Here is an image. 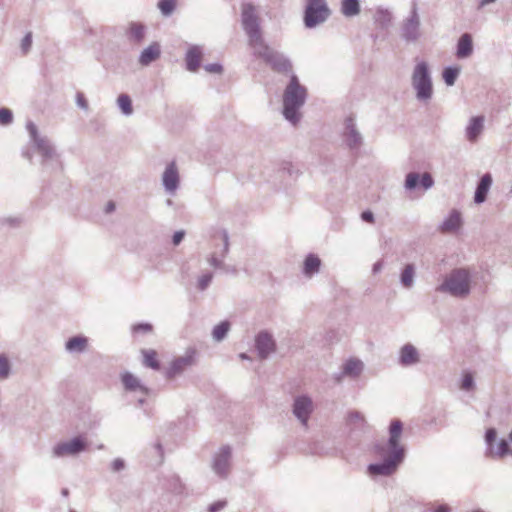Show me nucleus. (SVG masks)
I'll return each instance as SVG.
<instances>
[{
    "mask_svg": "<svg viewBox=\"0 0 512 512\" xmlns=\"http://www.w3.org/2000/svg\"><path fill=\"white\" fill-rule=\"evenodd\" d=\"M403 432V423L399 419H393L389 426L388 448H400V438Z\"/></svg>",
    "mask_w": 512,
    "mask_h": 512,
    "instance_id": "27",
    "label": "nucleus"
},
{
    "mask_svg": "<svg viewBox=\"0 0 512 512\" xmlns=\"http://www.w3.org/2000/svg\"><path fill=\"white\" fill-rule=\"evenodd\" d=\"M111 468L114 472H120L122 471L124 468H125V462L123 459L121 458H117L115 459L112 464H111Z\"/></svg>",
    "mask_w": 512,
    "mask_h": 512,
    "instance_id": "51",
    "label": "nucleus"
},
{
    "mask_svg": "<svg viewBox=\"0 0 512 512\" xmlns=\"http://www.w3.org/2000/svg\"><path fill=\"white\" fill-rule=\"evenodd\" d=\"M416 276V266L413 263L404 265L400 272V284L405 289H411L414 286Z\"/></svg>",
    "mask_w": 512,
    "mask_h": 512,
    "instance_id": "28",
    "label": "nucleus"
},
{
    "mask_svg": "<svg viewBox=\"0 0 512 512\" xmlns=\"http://www.w3.org/2000/svg\"><path fill=\"white\" fill-rule=\"evenodd\" d=\"M484 116H474L469 120L465 129L466 138L470 142H476L484 130Z\"/></svg>",
    "mask_w": 512,
    "mask_h": 512,
    "instance_id": "19",
    "label": "nucleus"
},
{
    "mask_svg": "<svg viewBox=\"0 0 512 512\" xmlns=\"http://www.w3.org/2000/svg\"><path fill=\"white\" fill-rule=\"evenodd\" d=\"M314 410L312 399L307 395L297 396L292 405V413L302 427L308 428L310 416Z\"/></svg>",
    "mask_w": 512,
    "mask_h": 512,
    "instance_id": "9",
    "label": "nucleus"
},
{
    "mask_svg": "<svg viewBox=\"0 0 512 512\" xmlns=\"http://www.w3.org/2000/svg\"><path fill=\"white\" fill-rule=\"evenodd\" d=\"M226 506V501H217L208 507V512H220Z\"/></svg>",
    "mask_w": 512,
    "mask_h": 512,
    "instance_id": "52",
    "label": "nucleus"
},
{
    "mask_svg": "<svg viewBox=\"0 0 512 512\" xmlns=\"http://www.w3.org/2000/svg\"><path fill=\"white\" fill-rule=\"evenodd\" d=\"M460 74L459 67H446L443 70V79L446 85L453 86L456 82L457 77Z\"/></svg>",
    "mask_w": 512,
    "mask_h": 512,
    "instance_id": "39",
    "label": "nucleus"
},
{
    "mask_svg": "<svg viewBox=\"0 0 512 512\" xmlns=\"http://www.w3.org/2000/svg\"><path fill=\"white\" fill-rule=\"evenodd\" d=\"M24 222V218L21 215L5 216L0 218V224L11 228L20 227Z\"/></svg>",
    "mask_w": 512,
    "mask_h": 512,
    "instance_id": "40",
    "label": "nucleus"
},
{
    "mask_svg": "<svg viewBox=\"0 0 512 512\" xmlns=\"http://www.w3.org/2000/svg\"><path fill=\"white\" fill-rule=\"evenodd\" d=\"M80 450H53L52 457L60 458L65 456H75Z\"/></svg>",
    "mask_w": 512,
    "mask_h": 512,
    "instance_id": "50",
    "label": "nucleus"
},
{
    "mask_svg": "<svg viewBox=\"0 0 512 512\" xmlns=\"http://www.w3.org/2000/svg\"><path fill=\"white\" fill-rule=\"evenodd\" d=\"M436 291L448 293L456 298H466L471 292V275L465 268L453 269Z\"/></svg>",
    "mask_w": 512,
    "mask_h": 512,
    "instance_id": "2",
    "label": "nucleus"
},
{
    "mask_svg": "<svg viewBox=\"0 0 512 512\" xmlns=\"http://www.w3.org/2000/svg\"><path fill=\"white\" fill-rule=\"evenodd\" d=\"M307 98V89L298 77L292 74L283 92V115L292 125H296L301 119L300 109Z\"/></svg>",
    "mask_w": 512,
    "mask_h": 512,
    "instance_id": "1",
    "label": "nucleus"
},
{
    "mask_svg": "<svg viewBox=\"0 0 512 512\" xmlns=\"http://www.w3.org/2000/svg\"><path fill=\"white\" fill-rule=\"evenodd\" d=\"M361 219L367 223H374V214L370 210L363 211L361 213Z\"/></svg>",
    "mask_w": 512,
    "mask_h": 512,
    "instance_id": "55",
    "label": "nucleus"
},
{
    "mask_svg": "<svg viewBox=\"0 0 512 512\" xmlns=\"http://www.w3.org/2000/svg\"><path fill=\"white\" fill-rule=\"evenodd\" d=\"M117 105L125 116L133 114L132 100L128 94H120L117 98Z\"/></svg>",
    "mask_w": 512,
    "mask_h": 512,
    "instance_id": "36",
    "label": "nucleus"
},
{
    "mask_svg": "<svg viewBox=\"0 0 512 512\" xmlns=\"http://www.w3.org/2000/svg\"><path fill=\"white\" fill-rule=\"evenodd\" d=\"M90 443L84 435H78L70 441L58 444L55 448H86Z\"/></svg>",
    "mask_w": 512,
    "mask_h": 512,
    "instance_id": "34",
    "label": "nucleus"
},
{
    "mask_svg": "<svg viewBox=\"0 0 512 512\" xmlns=\"http://www.w3.org/2000/svg\"><path fill=\"white\" fill-rule=\"evenodd\" d=\"M204 69L209 73H221L222 72V66L218 63L213 64H207L204 66Z\"/></svg>",
    "mask_w": 512,
    "mask_h": 512,
    "instance_id": "53",
    "label": "nucleus"
},
{
    "mask_svg": "<svg viewBox=\"0 0 512 512\" xmlns=\"http://www.w3.org/2000/svg\"><path fill=\"white\" fill-rule=\"evenodd\" d=\"M221 270H223L225 273H232V274H236V272H237L235 267L228 266L225 264H224V268H221Z\"/></svg>",
    "mask_w": 512,
    "mask_h": 512,
    "instance_id": "60",
    "label": "nucleus"
},
{
    "mask_svg": "<svg viewBox=\"0 0 512 512\" xmlns=\"http://www.w3.org/2000/svg\"><path fill=\"white\" fill-rule=\"evenodd\" d=\"M392 19V14L388 10H378L374 15L375 23L383 29L390 26Z\"/></svg>",
    "mask_w": 512,
    "mask_h": 512,
    "instance_id": "37",
    "label": "nucleus"
},
{
    "mask_svg": "<svg viewBox=\"0 0 512 512\" xmlns=\"http://www.w3.org/2000/svg\"><path fill=\"white\" fill-rule=\"evenodd\" d=\"M434 512H450V508L447 505L442 504L438 506Z\"/></svg>",
    "mask_w": 512,
    "mask_h": 512,
    "instance_id": "61",
    "label": "nucleus"
},
{
    "mask_svg": "<svg viewBox=\"0 0 512 512\" xmlns=\"http://www.w3.org/2000/svg\"><path fill=\"white\" fill-rule=\"evenodd\" d=\"M420 185L424 190L430 189L434 185V180L430 173L425 172L420 175L417 172H410L405 177L404 187L408 191H412Z\"/></svg>",
    "mask_w": 512,
    "mask_h": 512,
    "instance_id": "15",
    "label": "nucleus"
},
{
    "mask_svg": "<svg viewBox=\"0 0 512 512\" xmlns=\"http://www.w3.org/2000/svg\"><path fill=\"white\" fill-rule=\"evenodd\" d=\"M497 448H510L508 442L505 439L500 440Z\"/></svg>",
    "mask_w": 512,
    "mask_h": 512,
    "instance_id": "64",
    "label": "nucleus"
},
{
    "mask_svg": "<svg viewBox=\"0 0 512 512\" xmlns=\"http://www.w3.org/2000/svg\"><path fill=\"white\" fill-rule=\"evenodd\" d=\"M160 55L161 48L159 43L153 42L141 52L139 56V63L142 66H148L152 62L156 61L160 57Z\"/></svg>",
    "mask_w": 512,
    "mask_h": 512,
    "instance_id": "24",
    "label": "nucleus"
},
{
    "mask_svg": "<svg viewBox=\"0 0 512 512\" xmlns=\"http://www.w3.org/2000/svg\"><path fill=\"white\" fill-rule=\"evenodd\" d=\"M346 424L354 430H366L368 427L367 420L363 413L357 410H351L346 414Z\"/></svg>",
    "mask_w": 512,
    "mask_h": 512,
    "instance_id": "25",
    "label": "nucleus"
},
{
    "mask_svg": "<svg viewBox=\"0 0 512 512\" xmlns=\"http://www.w3.org/2000/svg\"><path fill=\"white\" fill-rule=\"evenodd\" d=\"M88 347V339L85 336H74L65 343V349L69 353H83Z\"/></svg>",
    "mask_w": 512,
    "mask_h": 512,
    "instance_id": "29",
    "label": "nucleus"
},
{
    "mask_svg": "<svg viewBox=\"0 0 512 512\" xmlns=\"http://www.w3.org/2000/svg\"><path fill=\"white\" fill-rule=\"evenodd\" d=\"M121 380L125 390L130 392H139L141 394V397L138 399V403L139 405H143L145 403V396L149 393V389L130 372L123 373Z\"/></svg>",
    "mask_w": 512,
    "mask_h": 512,
    "instance_id": "16",
    "label": "nucleus"
},
{
    "mask_svg": "<svg viewBox=\"0 0 512 512\" xmlns=\"http://www.w3.org/2000/svg\"><path fill=\"white\" fill-rule=\"evenodd\" d=\"M13 122V113L8 108L0 109V125L7 126Z\"/></svg>",
    "mask_w": 512,
    "mask_h": 512,
    "instance_id": "44",
    "label": "nucleus"
},
{
    "mask_svg": "<svg viewBox=\"0 0 512 512\" xmlns=\"http://www.w3.org/2000/svg\"><path fill=\"white\" fill-rule=\"evenodd\" d=\"M230 330V323L222 321L217 324L212 330V337L216 342H221L225 339Z\"/></svg>",
    "mask_w": 512,
    "mask_h": 512,
    "instance_id": "35",
    "label": "nucleus"
},
{
    "mask_svg": "<svg viewBox=\"0 0 512 512\" xmlns=\"http://www.w3.org/2000/svg\"><path fill=\"white\" fill-rule=\"evenodd\" d=\"M496 0H481L480 3H479V6L478 8L481 9L483 8L484 6L486 5H489L491 3H494Z\"/></svg>",
    "mask_w": 512,
    "mask_h": 512,
    "instance_id": "63",
    "label": "nucleus"
},
{
    "mask_svg": "<svg viewBox=\"0 0 512 512\" xmlns=\"http://www.w3.org/2000/svg\"><path fill=\"white\" fill-rule=\"evenodd\" d=\"M241 24L248 36V42L251 48L264 41L257 8L252 3L244 2L241 5Z\"/></svg>",
    "mask_w": 512,
    "mask_h": 512,
    "instance_id": "4",
    "label": "nucleus"
},
{
    "mask_svg": "<svg viewBox=\"0 0 512 512\" xmlns=\"http://www.w3.org/2000/svg\"><path fill=\"white\" fill-rule=\"evenodd\" d=\"M320 266V258L315 254H308L303 263V274L310 278L319 272Z\"/></svg>",
    "mask_w": 512,
    "mask_h": 512,
    "instance_id": "30",
    "label": "nucleus"
},
{
    "mask_svg": "<svg viewBox=\"0 0 512 512\" xmlns=\"http://www.w3.org/2000/svg\"><path fill=\"white\" fill-rule=\"evenodd\" d=\"M221 236L223 241V248L220 252V256L225 258L229 252V235L226 231H222Z\"/></svg>",
    "mask_w": 512,
    "mask_h": 512,
    "instance_id": "48",
    "label": "nucleus"
},
{
    "mask_svg": "<svg viewBox=\"0 0 512 512\" xmlns=\"http://www.w3.org/2000/svg\"><path fill=\"white\" fill-rule=\"evenodd\" d=\"M172 491L175 494H181L183 492V485L178 478L173 480Z\"/></svg>",
    "mask_w": 512,
    "mask_h": 512,
    "instance_id": "57",
    "label": "nucleus"
},
{
    "mask_svg": "<svg viewBox=\"0 0 512 512\" xmlns=\"http://www.w3.org/2000/svg\"><path fill=\"white\" fill-rule=\"evenodd\" d=\"M382 268H383L382 262L378 261V262L374 263V265L372 267V272L374 274H377V273H379L382 270Z\"/></svg>",
    "mask_w": 512,
    "mask_h": 512,
    "instance_id": "59",
    "label": "nucleus"
},
{
    "mask_svg": "<svg viewBox=\"0 0 512 512\" xmlns=\"http://www.w3.org/2000/svg\"><path fill=\"white\" fill-rule=\"evenodd\" d=\"M411 85L419 102L428 103L432 99V77L429 66L425 61H420L415 65L411 75Z\"/></svg>",
    "mask_w": 512,
    "mask_h": 512,
    "instance_id": "3",
    "label": "nucleus"
},
{
    "mask_svg": "<svg viewBox=\"0 0 512 512\" xmlns=\"http://www.w3.org/2000/svg\"><path fill=\"white\" fill-rule=\"evenodd\" d=\"M420 361L418 350L412 344H405L399 353V363L402 366H412Z\"/></svg>",
    "mask_w": 512,
    "mask_h": 512,
    "instance_id": "20",
    "label": "nucleus"
},
{
    "mask_svg": "<svg viewBox=\"0 0 512 512\" xmlns=\"http://www.w3.org/2000/svg\"><path fill=\"white\" fill-rule=\"evenodd\" d=\"M473 53L472 36L469 33H464L460 36L457 42L456 56L458 59H466Z\"/></svg>",
    "mask_w": 512,
    "mask_h": 512,
    "instance_id": "22",
    "label": "nucleus"
},
{
    "mask_svg": "<svg viewBox=\"0 0 512 512\" xmlns=\"http://www.w3.org/2000/svg\"><path fill=\"white\" fill-rule=\"evenodd\" d=\"M209 264L217 269L224 268V262L222 259L218 258L216 253L211 254V256L208 258Z\"/></svg>",
    "mask_w": 512,
    "mask_h": 512,
    "instance_id": "49",
    "label": "nucleus"
},
{
    "mask_svg": "<svg viewBox=\"0 0 512 512\" xmlns=\"http://www.w3.org/2000/svg\"><path fill=\"white\" fill-rule=\"evenodd\" d=\"M330 10L325 0H308L305 9L304 23L307 28H314L325 22Z\"/></svg>",
    "mask_w": 512,
    "mask_h": 512,
    "instance_id": "7",
    "label": "nucleus"
},
{
    "mask_svg": "<svg viewBox=\"0 0 512 512\" xmlns=\"http://www.w3.org/2000/svg\"><path fill=\"white\" fill-rule=\"evenodd\" d=\"M76 102H77V105L84 109V110H87L88 109V102L87 100L84 98L83 94L82 93H78L77 94V97H76Z\"/></svg>",
    "mask_w": 512,
    "mask_h": 512,
    "instance_id": "56",
    "label": "nucleus"
},
{
    "mask_svg": "<svg viewBox=\"0 0 512 512\" xmlns=\"http://www.w3.org/2000/svg\"><path fill=\"white\" fill-rule=\"evenodd\" d=\"M341 12L346 17H354L360 13L359 0H342Z\"/></svg>",
    "mask_w": 512,
    "mask_h": 512,
    "instance_id": "33",
    "label": "nucleus"
},
{
    "mask_svg": "<svg viewBox=\"0 0 512 512\" xmlns=\"http://www.w3.org/2000/svg\"><path fill=\"white\" fill-rule=\"evenodd\" d=\"M143 355V365L153 370L160 369V362L157 359V352L153 349H143L141 351Z\"/></svg>",
    "mask_w": 512,
    "mask_h": 512,
    "instance_id": "32",
    "label": "nucleus"
},
{
    "mask_svg": "<svg viewBox=\"0 0 512 512\" xmlns=\"http://www.w3.org/2000/svg\"><path fill=\"white\" fill-rule=\"evenodd\" d=\"M128 40L134 44H140L145 37V26L141 23H131L127 30Z\"/></svg>",
    "mask_w": 512,
    "mask_h": 512,
    "instance_id": "31",
    "label": "nucleus"
},
{
    "mask_svg": "<svg viewBox=\"0 0 512 512\" xmlns=\"http://www.w3.org/2000/svg\"><path fill=\"white\" fill-rule=\"evenodd\" d=\"M512 457V450H485L484 458L491 461H501Z\"/></svg>",
    "mask_w": 512,
    "mask_h": 512,
    "instance_id": "38",
    "label": "nucleus"
},
{
    "mask_svg": "<svg viewBox=\"0 0 512 512\" xmlns=\"http://www.w3.org/2000/svg\"><path fill=\"white\" fill-rule=\"evenodd\" d=\"M493 179L490 173L484 174L479 183L477 184L476 191L474 194V202L476 204H481L485 202L487 198V194L491 188Z\"/></svg>",
    "mask_w": 512,
    "mask_h": 512,
    "instance_id": "21",
    "label": "nucleus"
},
{
    "mask_svg": "<svg viewBox=\"0 0 512 512\" xmlns=\"http://www.w3.org/2000/svg\"><path fill=\"white\" fill-rule=\"evenodd\" d=\"M475 383L471 373H465L461 382V389L465 391H470L474 389Z\"/></svg>",
    "mask_w": 512,
    "mask_h": 512,
    "instance_id": "45",
    "label": "nucleus"
},
{
    "mask_svg": "<svg viewBox=\"0 0 512 512\" xmlns=\"http://www.w3.org/2000/svg\"><path fill=\"white\" fill-rule=\"evenodd\" d=\"M32 32H27L20 43V49L23 55H27L32 47Z\"/></svg>",
    "mask_w": 512,
    "mask_h": 512,
    "instance_id": "43",
    "label": "nucleus"
},
{
    "mask_svg": "<svg viewBox=\"0 0 512 512\" xmlns=\"http://www.w3.org/2000/svg\"><path fill=\"white\" fill-rule=\"evenodd\" d=\"M203 52L202 48L198 45H193L189 48L186 53V66L187 70L191 72H196L200 67V62L202 58Z\"/></svg>",
    "mask_w": 512,
    "mask_h": 512,
    "instance_id": "23",
    "label": "nucleus"
},
{
    "mask_svg": "<svg viewBox=\"0 0 512 512\" xmlns=\"http://www.w3.org/2000/svg\"><path fill=\"white\" fill-rule=\"evenodd\" d=\"M497 432L494 428H489L485 433V442L488 445V448H492L494 442L496 441Z\"/></svg>",
    "mask_w": 512,
    "mask_h": 512,
    "instance_id": "47",
    "label": "nucleus"
},
{
    "mask_svg": "<svg viewBox=\"0 0 512 512\" xmlns=\"http://www.w3.org/2000/svg\"><path fill=\"white\" fill-rule=\"evenodd\" d=\"M255 349L261 360L267 359L276 351L273 335L266 330L260 331L255 337Z\"/></svg>",
    "mask_w": 512,
    "mask_h": 512,
    "instance_id": "11",
    "label": "nucleus"
},
{
    "mask_svg": "<svg viewBox=\"0 0 512 512\" xmlns=\"http://www.w3.org/2000/svg\"><path fill=\"white\" fill-rule=\"evenodd\" d=\"M175 7V0H160L158 2V8L164 16H170L175 10Z\"/></svg>",
    "mask_w": 512,
    "mask_h": 512,
    "instance_id": "41",
    "label": "nucleus"
},
{
    "mask_svg": "<svg viewBox=\"0 0 512 512\" xmlns=\"http://www.w3.org/2000/svg\"><path fill=\"white\" fill-rule=\"evenodd\" d=\"M401 37L406 42H417L421 35V21L418 13L417 3L412 2L411 11L407 18H405L400 27Z\"/></svg>",
    "mask_w": 512,
    "mask_h": 512,
    "instance_id": "8",
    "label": "nucleus"
},
{
    "mask_svg": "<svg viewBox=\"0 0 512 512\" xmlns=\"http://www.w3.org/2000/svg\"><path fill=\"white\" fill-rule=\"evenodd\" d=\"M195 350L189 349L183 356H180L173 360L170 367L166 370V377L173 379L177 375L181 374L185 369L195 364Z\"/></svg>",
    "mask_w": 512,
    "mask_h": 512,
    "instance_id": "12",
    "label": "nucleus"
},
{
    "mask_svg": "<svg viewBox=\"0 0 512 512\" xmlns=\"http://www.w3.org/2000/svg\"><path fill=\"white\" fill-rule=\"evenodd\" d=\"M180 177L176 163L170 162L162 175V184L166 192L174 194L179 187Z\"/></svg>",
    "mask_w": 512,
    "mask_h": 512,
    "instance_id": "17",
    "label": "nucleus"
},
{
    "mask_svg": "<svg viewBox=\"0 0 512 512\" xmlns=\"http://www.w3.org/2000/svg\"><path fill=\"white\" fill-rule=\"evenodd\" d=\"M364 367L360 359L349 358L343 363L341 372L334 375V379L337 383L342 382L344 377L356 379L362 374Z\"/></svg>",
    "mask_w": 512,
    "mask_h": 512,
    "instance_id": "13",
    "label": "nucleus"
},
{
    "mask_svg": "<svg viewBox=\"0 0 512 512\" xmlns=\"http://www.w3.org/2000/svg\"><path fill=\"white\" fill-rule=\"evenodd\" d=\"M462 225L461 214L457 210H452L449 216L442 222L440 230L443 233H451L458 230Z\"/></svg>",
    "mask_w": 512,
    "mask_h": 512,
    "instance_id": "26",
    "label": "nucleus"
},
{
    "mask_svg": "<svg viewBox=\"0 0 512 512\" xmlns=\"http://www.w3.org/2000/svg\"><path fill=\"white\" fill-rule=\"evenodd\" d=\"M114 210H115V203L112 201L108 202L106 205V208H105L106 213H111Z\"/></svg>",
    "mask_w": 512,
    "mask_h": 512,
    "instance_id": "62",
    "label": "nucleus"
},
{
    "mask_svg": "<svg viewBox=\"0 0 512 512\" xmlns=\"http://www.w3.org/2000/svg\"><path fill=\"white\" fill-rule=\"evenodd\" d=\"M26 128L38 152L43 157V160L46 161L52 159L55 156V149L49 140L38 135L37 127L33 122L29 121L26 125Z\"/></svg>",
    "mask_w": 512,
    "mask_h": 512,
    "instance_id": "10",
    "label": "nucleus"
},
{
    "mask_svg": "<svg viewBox=\"0 0 512 512\" xmlns=\"http://www.w3.org/2000/svg\"><path fill=\"white\" fill-rule=\"evenodd\" d=\"M343 138L350 149H358L363 143V137L357 129L354 119L349 117L345 120Z\"/></svg>",
    "mask_w": 512,
    "mask_h": 512,
    "instance_id": "14",
    "label": "nucleus"
},
{
    "mask_svg": "<svg viewBox=\"0 0 512 512\" xmlns=\"http://www.w3.org/2000/svg\"><path fill=\"white\" fill-rule=\"evenodd\" d=\"M381 461L372 463L368 466V472L371 475L389 476L393 474L398 465L405 457V450H382Z\"/></svg>",
    "mask_w": 512,
    "mask_h": 512,
    "instance_id": "5",
    "label": "nucleus"
},
{
    "mask_svg": "<svg viewBox=\"0 0 512 512\" xmlns=\"http://www.w3.org/2000/svg\"><path fill=\"white\" fill-rule=\"evenodd\" d=\"M11 372V364L5 355H0V380H5Z\"/></svg>",
    "mask_w": 512,
    "mask_h": 512,
    "instance_id": "42",
    "label": "nucleus"
},
{
    "mask_svg": "<svg viewBox=\"0 0 512 512\" xmlns=\"http://www.w3.org/2000/svg\"><path fill=\"white\" fill-rule=\"evenodd\" d=\"M185 236V232L184 231H176L173 235V238H172V242L174 245H179L180 242L183 240Z\"/></svg>",
    "mask_w": 512,
    "mask_h": 512,
    "instance_id": "58",
    "label": "nucleus"
},
{
    "mask_svg": "<svg viewBox=\"0 0 512 512\" xmlns=\"http://www.w3.org/2000/svg\"><path fill=\"white\" fill-rule=\"evenodd\" d=\"M152 330V325L148 323L138 324L134 327L135 332L147 333Z\"/></svg>",
    "mask_w": 512,
    "mask_h": 512,
    "instance_id": "54",
    "label": "nucleus"
},
{
    "mask_svg": "<svg viewBox=\"0 0 512 512\" xmlns=\"http://www.w3.org/2000/svg\"><path fill=\"white\" fill-rule=\"evenodd\" d=\"M212 278L213 275L211 273L202 275L198 280V288L202 291L205 290L211 283Z\"/></svg>",
    "mask_w": 512,
    "mask_h": 512,
    "instance_id": "46",
    "label": "nucleus"
},
{
    "mask_svg": "<svg viewBox=\"0 0 512 512\" xmlns=\"http://www.w3.org/2000/svg\"><path fill=\"white\" fill-rule=\"evenodd\" d=\"M231 451L221 450L216 453L212 460V469L221 478L227 477L230 471Z\"/></svg>",
    "mask_w": 512,
    "mask_h": 512,
    "instance_id": "18",
    "label": "nucleus"
},
{
    "mask_svg": "<svg viewBox=\"0 0 512 512\" xmlns=\"http://www.w3.org/2000/svg\"><path fill=\"white\" fill-rule=\"evenodd\" d=\"M256 56L262 58L271 68L279 73H288L292 64L283 54L273 50L265 41L252 48Z\"/></svg>",
    "mask_w": 512,
    "mask_h": 512,
    "instance_id": "6",
    "label": "nucleus"
}]
</instances>
